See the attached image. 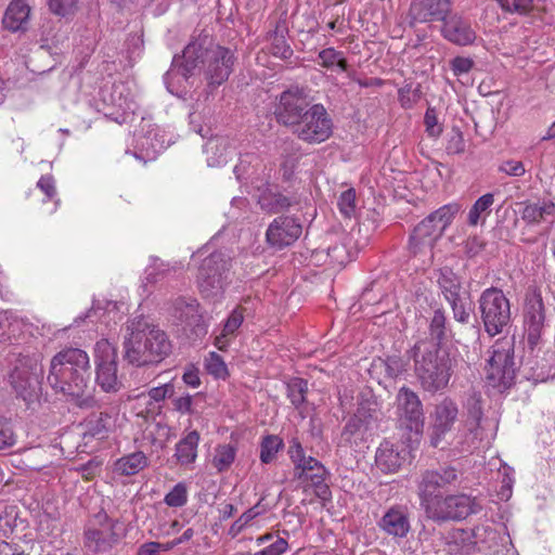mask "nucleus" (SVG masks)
<instances>
[{
  "mask_svg": "<svg viewBox=\"0 0 555 555\" xmlns=\"http://www.w3.org/2000/svg\"><path fill=\"white\" fill-rule=\"evenodd\" d=\"M234 52L215 42L206 29L199 31L184 48L182 56H175L173 68L184 77L204 75L209 87H218L228 80L235 63Z\"/></svg>",
  "mask_w": 555,
  "mask_h": 555,
  "instance_id": "obj_1",
  "label": "nucleus"
},
{
  "mask_svg": "<svg viewBox=\"0 0 555 555\" xmlns=\"http://www.w3.org/2000/svg\"><path fill=\"white\" fill-rule=\"evenodd\" d=\"M91 366L88 353L80 348L67 347L59 351L50 361L48 383L56 392L79 408H93L91 396Z\"/></svg>",
  "mask_w": 555,
  "mask_h": 555,
  "instance_id": "obj_2",
  "label": "nucleus"
},
{
  "mask_svg": "<svg viewBox=\"0 0 555 555\" xmlns=\"http://www.w3.org/2000/svg\"><path fill=\"white\" fill-rule=\"evenodd\" d=\"M124 359L135 366L160 363L171 351L166 333L143 315L126 323L122 341Z\"/></svg>",
  "mask_w": 555,
  "mask_h": 555,
  "instance_id": "obj_3",
  "label": "nucleus"
},
{
  "mask_svg": "<svg viewBox=\"0 0 555 555\" xmlns=\"http://www.w3.org/2000/svg\"><path fill=\"white\" fill-rule=\"evenodd\" d=\"M420 388L431 396L449 387L456 366L450 351L437 344L418 340L409 351Z\"/></svg>",
  "mask_w": 555,
  "mask_h": 555,
  "instance_id": "obj_4",
  "label": "nucleus"
},
{
  "mask_svg": "<svg viewBox=\"0 0 555 555\" xmlns=\"http://www.w3.org/2000/svg\"><path fill=\"white\" fill-rule=\"evenodd\" d=\"M460 209L461 206L456 203L447 204L418 222L409 236L410 256L431 262L437 242L443 236L446 229L453 222Z\"/></svg>",
  "mask_w": 555,
  "mask_h": 555,
  "instance_id": "obj_5",
  "label": "nucleus"
},
{
  "mask_svg": "<svg viewBox=\"0 0 555 555\" xmlns=\"http://www.w3.org/2000/svg\"><path fill=\"white\" fill-rule=\"evenodd\" d=\"M481 504L475 496L466 493L442 495L436 502L429 503L424 511L428 519L443 524L448 521H462L470 515L480 513Z\"/></svg>",
  "mask_w": 555,
  "mask_h": 555,
  "instance_id": "obj_6",
  "label": "nucleus"
},
{
  "mask_svg": "<svg viewBox=\"0 0 555 555\" xmlns=\"http://www.w3.org/2000/svg\"><path fill=\"white\" fill-rule=\"evenodd\" d=\"M232 268L231 257L223 251H215L206 257L198 268L197 286L206 298L221 295L229 281Z\"/></svg>",
  "mask_w": 555,
  "mask_h": 555,
  "instance_id": "obj_7",
  "label": "nucleus"
},
{
  "mask_svg": "<svg viewBox=\"0 0 555 555\" xmlns=\"http://www.w3.org/2000/svg\"><path fill=\"white\" fill-rule=\"evenodd\" d=\"M485 331L494 337L509 325L511 305L503 291L498 287L485 289L478 300Z\"/></svg>",
  "mask_w": 555,
  "mask_h": 555,
  "instance_id": "obj_8",
  "label": "nucleus"
},
{
  "mask_svg": "<svg viewBox=\"0 0 555 555\" xmlns=\"http://www.w3.org/2000/svg\"><path fill=\"white\" fill-rule=\"evenodd\" d=\"M41 369L37 361L23 357L17 360L9 375V380L17 398L27 406L37 402L41 395L40 386Z\"/></svg>",
  "mask_w": 555,
  "mask_h": 555,
  "instance_id": "obj_9",
  "label": "nucleus"
},
{
  "mask_svg": "<svg viewBox=\"0 0 555 555\" xmlns=\"http://www.w3.org/2000/svg\"><path fill=\"white\" fill-rule=\"evenodd\" d=\"M459 405L451 397H443L438 400L430 412L429 418V442L434 448L444 449L450 444L448 441L457 420Z\"/></svg>",
  "mask_w": 555,
  "mask_h": 555,
  "instance_id": "obj_10",
  "label": "nucleus"
},
{
  "mask_svg": "<svg viewBox=\"0 0 555 555\" xmlns=\"http://www.w3.org/2000/svg\"><path fill=\"white\" fill-rule=\"evenodd\" d=\"M516 371L513 344H495L487 367L489 384L500 391L508 389L515 382Z\"/></svg>",
  "mask_w": 555,
  "mask_h": 555,
  "instance_id": "obj_11",
  "label": "nucleus"
},
{
  "mask_svg": "<svg viewBox=\"0 0 555 555\" xmlns=\"http://www.w3.org/2000/svg\"><path fill=\"white\" fill-rule=\"evenodd\" d=\"M95 383L104 392H117L121 382L117 376V349L106 338L94 346Z\"/></svg>",
  "mask_w": 555,
  "mask_h": 555,
  "instance_id": "obj_12",
  "label": "nucleus"
},
{
  "mask_svg": "<svg viewBox=\"0 0 555 555\" xmlns=\"http://www.w3.org/2000/svg\"><path fill=\"white\" fill-rule=\"evenodd\" d=\"M289 457L295 465V474H306L308 470H317L314 477L307 478L306 486L313 488L315 495L326 501L331 496V491L325 482L326 469L317 459L306 456L305 451L299 441L293 440L289 446Z\"/></svg>",
  "mask_w": 555,
  "mask_h": 555,
  "instance_id": "obj_13",
  "label": "nucleus"
},
{
  "mask_svg": "<svg viewBox=\"0 0 555 555\" xmlns=\"http://www.w3.org/2000/svg\"><path fill=\"white\" fill-rule=\"evenodd\" d=\"M522 315L528 344L533 347L539 343L545 326V307L542 292L535 285H530L526 291Z\"/></svg>",
  "mask_w": 555,
  "mask_h": 555,
  "instance_id": "obj_14",
  "label": "nucleus"
},
{
  "mask_svg": "<svg viewBox=\"0 0 555 555\" xmlns=\"http://www.w3.org/2000/svg\"><path fill=\"white\" fill-rule=\"evenodd\" d=\"M397 416L400 426L416 434L424 427L425 414L418 395L406 386L399 389L397 397Z\"/></svg>",
  "mask_w": 555,
  "mask_h": 555,
  "instance_id": "obj_15",
  "label": "nucleus"
},
{
  "mask_svg": "<svg viewBox=\"0 0 555 555\" xmlns=\"http://www.w3.org/2000/svg\"><path fill=\"white\" fill-rule=\"evenodd\" d=\"M331 131V119L321 104H313L294 130L298 138L310 143L325 141Z\"/></svg>",
  "mask_w": 555,
  "mask_h": 555,
  "instance_id": "obj_16",
  "label": "nucleus"
},
{
  "mask_svg": "<svg viewBox=\"0 0 555 555\" xmlns=\"http://www.w3.org/2000/svg\"><path fill=\"white\" fill-rule=\"evenodd\" d=\"M117 542L113 521L106 514H98L85 530L83 545L93 554L108 552Z\"/></svg>",
  "mask_w": 555,
  "mask_h": 555,
  "instance_id": "obj_17",
  "label": "nucleus"
},
{
  "mask_svg": "<svg viewBox=\"0 0 555 555\" xmlns=\"http://www.w3.org/2000/svg\"><path fill=\"white\" fill-rule=\"evenodd\" d=\"M312 105L304 90L295 88L284 91L281 94L280 105L276 109L278 119L295 129Z\"/></svg>",
  "mask_w": 555,
  "mask_h": 555,
  "instance_id": "obj_18",
  "label": "nucleus"
},
{
  "mask_svg": "<svg viewBox=\"0 0 555 555\" xmlns=\"http://www.w3.org/2000/svg\"><path fill=\"white\" fill-rule=\"evenodd\" d=\"M453 0H413L408 17L410 26L425 23H442L452 12Z\"/></svg>",
  "mask_w": 555,
  "mask_h": 555,
  "instance_id": "obj_19",
  "label": "nucleus"
},
{
  "mask_svg": "<svg viewBox=\"0 0 555 555\" xmlns=\"http://www.w3.org/2000/svg\"><path fill=\"white\" fill-rule=\"evenodd\" d=\"M301 233L302 225L296 218L281 216L269 224L266 237L270 246L282 249L296 242Z\"/></svg>",
  "mask_w": 555,
  "mask_h": 555,
  "instance_id": "obj_20",
  "label": "nucleus"
},
{
  "mask_svg": "<svg viewBox=\"0 0 555 555\" xmlns=\"http://www.w3.org/2000/svg\"><path fill=\"white\" fill-rule=\"evenodd\" d=\"M440 33L446 40L460 47L470 46L477 38L470 20L462 14L452 12L442 22Z\"/></svg>",
  "mask_w": 555,
  "mask_h": 555,
  "instance_id": "obj_21",
  "label": "nucleus"
},
{
  "mask_svg": "<svg viewBox=\"0 0 555 555\" xmlns=\"http://www.w3.org/2000/svg\"><path fill=\"white\" fill-rule=\"evenodd\" d=\"M465 429L467 438L463 442L462 451L472 452L490 444L496 435L498 422L489 417L466 420Z\"/></svg>",
  "mask_w": 555,
  "mask_h": 555,
  "instance_id": "obj_22",
  "label": "nucleus"
},
{
  "mask_svg": "<svg viewBox=\"0 0 555 555\" xmlns=\"http://www.w3.org/2000/svg\"><path fill=\"white\" fill-rule=\"evenodd\" d=\"M406 454L408 452L403 446L386 440L380 443L376 451L375 463L382 472L393 474L405 462Z\"/></svg>",
  "mask_w": 555,
  "mask_h": 555,
  "instance_id": "obj_23",
  "label": "nucleus"
},
{
  "mask_svg": "<svg viewBox=\"0 0 555 555\" xmlns=\"http://www.w3.org/2000/svg\"><path fill=\"white\" fill-rule=\"evenodd\" d=\"M31 15L30 0H11L2 18L5 29L12 33H25Z\"/></svg>",
  "mask_w": 555,
  "mask_h": 555,
  "instance_id": "obj_24",
  "label": "nucleus"
},
{
  "mask_svg": "<svg viewBox=\"0 0 555 555\" xmlns=\"http://www.w3.org/2000/svg\"><path fill=\"white\" fill-rule=\"evenodd\" d=\"M520 218L528 225H538L543 222L553 224L555 222V202L551 198L525 202Z\"/></svg>",
  "mask_w": 555,
  "mask_h": 555,
  "instance_id": "obj_25",
  "label": "nucleus"
},
{
  "mask_svg": "<svg viewBox=\"0 0 555 555\" xmlns=\"http://www.w3.org/2000/svg\"><path fill=\"white\" fill-rule=\"evenodd\" d=\"M379 526L388 534L404 538L410 531L408 507L404 505L391 506L382 517Z\"/></svg>",
  "mask_w": 555,
  "mask_h": 555,
  "instance_id": "obj_26",
  "label": "nucleus"
},
{
  "mask_svg": "<svg viewBox=\"0 0 555 555\" xmlns=\"http://www.w3.org/2000/svg\"><path fill=\"white\" fill-rule=\"evenodd\" d=\"M204 153L209 167H219L227 164L232 156L233 145L229 138L216 135L206 142Z\"/></svg>",
  "mask_w": 555,
  "mask_h": 555,
  "instance_id": "obj_27",
  "label": "nucleus"
},
{
  "mask_svg": "<svg viewBox=\"0 0 555 555\" xmlns=\"http://www.w3.org/2000/svg\"><path fill=\"white\" fill-rule=\"evenodd\" d=\"M442 488H444V485L441 482L438 470H426L421 475V479L417 483V493L421 506L424 511L429 503L431 504L442 496L436 494V492Z\"/></svg>",
  "mask_w": 555,
  "mask_h": 555,
  "instance_id": "obj_28",
  "label": "nucleus"
},
{
  "mask_svg": "<svg viewBox=\"0 0 555 555\" xmlns=\"http://www.w3.org/2000/svg\"><path fill=\"white\" fill-rule=\"evenodd\" d=\"M115 426L114 417L106 412L93 413L85 422V436L104 439Z\"/></svg>",
  "mask_w": 555,
  "mask_h": 555,
  "instance_id": "obj_29",
  "label": "nucleus"
},
{
  "mask_svg": "<svg viewBox=\"0 0 555 555\" xmlns=\"http://www.w3.org/2000/svg\"><path fill=\"white\" fill-rule=\"evenodd\" d=\"M243 321V311L240 308L234 309L227 319L222 332L215 339V346L219 350H225L228 348L232 338L235 336L236 331L242 325Z\"/></svg>",
  "mask_w": 555,
  "mask_h": 555,
  "instance_id": "obj_30",
  "label": "nucleus"
},
{
  "mask_svg": "<svg viewBox=\"0 0 555 555\" xmlns=\"http://www.w3.org/2000/svg\"><path fill=\"white\" fill-rule=\"evenodd\" d=\"M198 442L199 434L193 430L177 443L176 457L181 465H189L195 461Z\"/></svg>",
  "mask_w": 555,
  "mask_h": 555,
  "instance_id": "obj_31",
  "label": "nucleus"
},
{
  "mask_svg": "<svg viewBox=\"0 0 555 555\" xmlns=\"http://www.w3.org/2000/svg\"><path fill=\"white\" fill-rule=\"evenodd\" d=\"M147 465V457L141 451L120 457L115 463V472L124 476L138 474Z\"/></svg>",
  "mask_w": 555,
  "mask_h": 555,
  "instance_id": "obj_32",
  "label": "nucleus"
},
{
  "mask_svg": "<svg viewBox=\"0 0 555 555\" xmlns=\"http://www.w3.org/2000/svg\"><path fill=\"white\" fill-rule=\"evenodd\" d=\"M258 204L268 214H279L291 206V202L286 196L271 190H264L259 195Z\"/></svg>",
  "mask_w": 555,
  "mask_h": 555,
  "instance_id": "obj_33",
  "label": "nucleus"
},
{
  "mask_svg": "<svg viewBox=\"0 0 555 555\" xmlns=\"http://www.w3.org/2000/svg\"><path fill=\"white\" fill-rule=\"evenodd\" d=\"M236 452V447L231 443L218 444L211 460L212 466L218 473L229 470L235 461Z\"/></svg>",
  "mask_w": 555,
  "mask_h": 555,
  "instance_id": "obj_34",
  "label": "nucleus"
},
{
  "mask_svg": "<svg viewBox=\"0 0 555 555\" xmlns=\"http://www.w3.org/2000/svg\"><path fill=\"white\" fill-rule=\"evenodd\" d=\"M182 268L183 266L179 261L169 263L164 262L160 259H154L153 264L146 270L145 280L150 283H157Z\"/></svg>",
  "mask_w": 555,
  "mask_h": 555,
  "instance_id": "obj_35",
  "label": "nucleus"
},
{
  "mask_svg": "<svg viewBox=\"0 0 555 555\" xmlns=\"http://www.w3.org/2000/svg\"><path fill=\"white\" fill-rule=\"evenodd\" d=\"M321 65L337 73H344L347 69V61L343 52L333 48H327L319 53Z\"/></svg>",
  "mask_w": 555,
  "mask_h": 555,
  "instance_id": "obj_36",
  "label": "nucleus"
},
{
  "mask_svg": "<svg viewBox=\"0 0 555 555\" xmlns=\"http://www.w3.org/2000/svg\"><path fill=\"white\" fill-rule=\"evenodd\" d=\"M446 323L447 318L444 315V312L441 309L435 310L429 323L430 339L427 340L428 343L441 346L442 341L446 338Z\"/></svg>",
  "mask_w": 555,
  "mask_h": 555,
  "instance_id": "obj_37",
  "label": "nucleus"
},
{
  "mask_svg": "<svg viewBox=\"0 0 555 555\" xmlns=\"http://www.w3.org/2000/svg\"><path fill=\"white\" fill-rule=\"evenodd\" d=\"M282 447L283 440L281 438L275 435L266 436L260 443V461L263 464L271 463Z\"/></svg>",
  "mask_w": 555,
  "mask_h": 555,
  "instance_id": "obj_38",
  "label": "nucleus"
},
{
  "mask_svg": "<svg viewBox=\"0 0 555 555\" xmlns=\"http://www.w3.org/2000/svg\"><path fill=\"white\" fill-rule=\"evenodd\" d=\"M372 233V224L371 223H360L358 222L356 225L351 228L349 231V238L354 241V251L358 254L364 247L369 245L370 237Z\"/></svg>",
  "mask_w": 555,
  "mask_h": 555,
  "instance_id": "obj_39",
  "label": "nucleus"
},
{
  "mask_svg": "<svg viewBox=\"0 0 555 555\" xmlns=\"http://www.w3.org/2000/svg\"><path fill=\"white\" fill-rule=\"evenodd\" d=\"M378 361L388 378H397L406 371V362L400 356H388L385 359H378Z\"/></svg>",
  "mask_w": 555,
  "mask_h": 555,
  "instance_id": "obj_40",
  "label": "nucleus"
},
{
  "mask_svg": "<svg viewBox=\"0 0 555 555\" xmlns=\"http://www.w3.org/2000/svg\"><path fill=\"white\" fill-rule=\"evenodd\" d=\"M307 391L308 383L302 378L296 377L287 383V397L296 408L306 401Z\"/></svg>",
  "mask_w": 555,
  "mask_h": 555,
  "instance_id": "obj_41",
  "label": "nucleus"
},
{
  "mask_svg": "<svg viewBox=\"0 0 555 555\" xmlns=\"http://www.w3.org/2000/svg\"><path fill=\"white\" fill-rule=\"evenodd\" d=\"M20 328V321L11 310L0 311V339L8 340Z\"/></svg>",
  "mask_w": 555,
  "mask_h": 555,
  "instance_id": "obj_42",
  "label": "nucleus"
},
{
  "mask_svg": "<svg viewBox=\"0 0 555 555\" xmlns=\"http://www.w3.org/2000/svg\"><path fill=\"white\" fill-rule=\"evenodd\" d=\"M494 196L492 193H487L480 196L472 206L468 212V223L476 225L482 212L487 211L493 204Z\"/></svg>",
  "mask_w": 555,
  "mask_h": 555,
  "instance_id": "obj_43",
  "label": "nucleus"
},
{
  "mask_svg": "<svg viewBox=\"0 0 555 555\" xmlns=\"http://www.w3.org/2000/svg\"><path fill=\"white\" fill-rule=\"evenodd\" d=\"M188 487L184 482H178L164 498L169 507H182L188 502Z\"/></svg>",
  "mask_w": 555,
  "mask_h": 555,
  "instance_id": "obj_44",
  "label": "nucleus"
},
{
  "mask_svg": "<svg viewBox=\"0 0 555 555\" xmlns=\"http://www.w3.org/2000/svg\"><path fill=\"white\" fill-rule=\"evenodd\" d=\"M205 367L207 372L216 378H225L228 376V367L223 359L216 352L211 351L205 359Z\"/></svg>",
  "mask_w": 555,
  "mask_h": 555,
  "instance_id": "obj_45",
  "label": "nucleus"
},
{
  "mask_svg": "<svg viewBox=\"0 0 555 555\" xmlns=\"http://www.w3.org/2000/svg\"><path fill=\"white\" fill-rule=\"evenodd\" d=\"M466 420L486 417L482 409V397L478 391L473 390L465 402Z\"/></svg>",
  "mask_w": 555,
  "mask_h": 555,
  "instance_id": "obj_46",
  "label": "nucleus"
},
{
  "mask_svg": "<svg viewBox=\"0 0 555 555\" xmlns=\"http://www.w3.org/2000/svg\"><path fill=\"white\" fill-rule=\"evenodd\" d=\"M438 284L443 297L453 292H460L462 288L459 278L452 272H442L438 279Z\"/></svg>",
  "mask_w": 555,
  "mask_h": 555,
  "instance_id": "obj_47",
  "label": "nucleus"
},
{
  "mask_svg": "<svg viewBox=\"0 0 555 555\" xmlns=\"http://www.w3.org/2000/svg\"><path fill=\"white\" fill-rule=\"evenodd\" d=\"M79 0H49L50 10L60 16L73 14L77 9Z\"/></svg>",
  "mask_w": 555,
  "mask_h": 555,
  "instance_id": "obj_48",
  "label": "nucleus"
},
{
  "mask_svg": "<svg viewBox=\"0 0 555 555\" xmlns=\"http://www.w3.org/2000/svg\"><path fill=\"white\" fill-rule=\"evenodd\" d=\"M451 309L455 321L462 324H467L469 322L472 311V301L469 297L461 302H455L451 306Z\"/></svg>",
  "mask_w": 555,
  "mask_h": 555,
  "instance_id": "obj_49",
  "label": "nucleus"
},
{
  "mask_svg": "<svg viewBox=\"0 0 555 555\" xmlns=\"http://www.w3.org/2000/svg\"><path fill=\"white\" fill-rule=\"evenodd\" d=\"M271 53L281 59H288L293 54V51L284 36L274 34L271 42Z\"/></svg>",
  "mask_w": 555,
  "mask_h": 555,
  "instance_id": "obj_50",
  "label": "nucleus"
},
{
  "mask_svg": "<svg viewBox=\"0 0 555 555\" xmlns=\"http://www.w3.org/2000/svg\"><path fill=\"white\" fill-rule=\"evenodd\" d=\"M448 154H462L465 151V141L463 133L459 129H453L446 146Z\"/></svg>",
  "mask_w": 555,
  "mask_h": 555,
  "instance_id": "obj_51",
  "label": "nucleus"
},
{
  "mask_svg": "<svg viewBox=\"0 0 555 555\" xmlns=\"http://www.w3.org/2000/svg\"><path fill=\"white\" fill-rule=\"evenodd\" d=\"M175 393L172 383H166L162 386L153 387L147 391V397L154 402H162L166 398H171Z\"/></svg>",
  "mask_w": 555,
  "mask_h": 555,
  "instance_id": "obj_52",
  "label": "nucleus"
},
{
  "mask_svg": "<svg viewBox=\"0 0 555 555\" xmlns=\"http://www.w3.org/2000/svg\"><path fill=\"white\" fill-rule=\"evenodd\" d=\"M424 124L428 135L437 138L442 132V127L438 124L437 114L435 108H427L424 116Z\"/></svg>",
  "mask_w": 555,
  "mask_h": 555,
  "instance_id": "obj_53",
  "label": "nucleus"
},
{
  "mask_svg": "<svg viewBox=\"0 0 555 555\" xmlns=\"http://www.w3.org/2000/svg\"><path fill=\"white\" fill-rule=\"evenodd\" d=\"M533 9V0H509L505 11L511 14L528 15Z\"/></svg>",
  "mask_w": 555,
  "mask_h": 555,
  "instance_id": "obj_54",
  "label": "nucleus"
},
{
  "mask_svg": "<svg viewBox=\"0 0 555 555\" xmlns=\"http://www.w3.org/2000/svg\"><path fill=\"white\" fill-rule=\"evenodd\" d=\"M499 171L504 172L511 177H521L525 175L526 169L521 162L507 159L502 162V164L499 166Z\"/></svg>",
  "mask_w": 555,
  "mask_h": 555,
  "instance_id": "obj_55",
  "label": "nucleus"
},
{
  "mask_svg": "<svg viewBox=\"0 0 555 555\" xmlns=\"http://www.w3.org/2000/svg\"><path fill=\"white\" fill-rule=\"evenodd\" d=\"M474 66V61L469 57L456 56L450 62L451 70L454 76H461L470 72Z\"/></svg>",
  "mask_w": 555,
  "mask_h": 555,
  "instance_id": "obj_56",
  "label": "nucleus"
},
{
  "mask_svg": "<svg viewBox=\"0 0 555 555\" xmlns=\"http://www.w3.org/2000/svg\"><path fill=\"white\" fill-rule=\"evenodd\" d=\"M172 405L173 410L181 414H192L193 396L185 393L183 396L177 397L172 399Z\"/></svg>",
  "mask_w": 555,
  "mask_h": 555,
  "instance_id": "obj_57",
  "label": "nucleus"
},
{
  "mask_svg": "<svg viewBox=\"0 0 555 555\" xmlns=\"http://www.w3.org/2000/svg\"><path fill=\"white\" fill-rule=\"evenodd\" d=\"M485 246V241L481 237L474 235L469 236L465 241L464 249L466 255L472 258L479 255L483 250Z\"/></svg>",
  "mask_w": 555,
  "mask_h": 555,
  "instance_id": "obj_58",
  "label": "nucleus"
},
{
  "mask_svg": "<svg viewBox=\"0 0 555 555\" xmlns=\"http://www.w3.org/2000/svg\"><path fill=\"white\" fill-rule=\"evenodd\" d=\"M15 443V437L12 428L0 422V450L12 447Z\"/></svg>",
  "mask_w": 555,
  "mask_h": 555,
  "instance_id": "obj_59",
  "label": "nucleus"
},
{
  "mask_svg": "<svg viewBox=\"0 0 555 555\" xmlns=\"http://www.w3.org/2000/svg\"><path fill=\"white\" fill-rule=\"evenodd\" d=\"M182 380L192 388H197L201 385L199 371L194 365L185 367Z\"/></svg>",
  "mask_w": 555,
  "mask_h": 555,
  "instance_id": "obj_60",
  "label": "nucleus"
},
{
  "mask_svg": "<svg viewBox=\"0 0 555 555\" xmlns=\"http://www.w3.org/2000/svg\"><path fill=\"white\" fill-rule=\"evenodd\" d=\"M37 186L52 199L56 194L54 179L51 176H42L37 182Z\"/></svg>",
  "mask_w": 555,
  "mask_h": 555,
  "instance_id": "obj_61",
  "label": "nucleus"
},
{
  "mask_svg": "<svg viewBox=\"0 0 555 555\" xmlns=\"http://www.w3.org/2000/svg\"><path fill=\"white\" fill-rule=\"evenodd\" d=\"M438 472L444 487L455 483L459 479V472L455 467L446 466Z\"/></svg>",
  "mask_w": 555,
  "mask_h": 555,
  "instance_id": "obj_62",
  "label": "nucleus"
},
{
  "mask_svg": "<svg viewBox=\"0 0 555 555\" xmlns=\"http://www.w3.org/2000/svg\"><path fill=\"white\" fill-rule=\"evenodd\" d=\"M287 547V541L283 538H278L273 543L264 547L262 551L266 555H282L286 552Z\"/></svg>",
  "mask_w": 555,
  "mask_h": 555,
  "instance_id": "obj_63",
  "label": "nucleus"
},
{
  "mask_svg": "<svg viewBox=\"0 0 555 555\" xmlns=\"http://www.w3.org/2000/svg\"><path fill=\"white\" fill-rule=\"evenodd\" d=\"M253 519L250 515H247L245 512L236 519L232 526L230 527V534L233 537L238 534Z\"/></svg>",
  "mask_w": 555,
  "mask_h": 555,
  "instance_id": "obj_64",
  "label": "nucleus"
}]
</instances>
